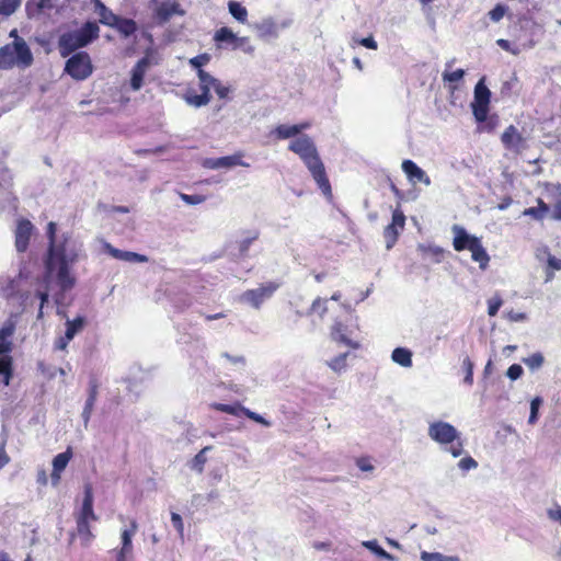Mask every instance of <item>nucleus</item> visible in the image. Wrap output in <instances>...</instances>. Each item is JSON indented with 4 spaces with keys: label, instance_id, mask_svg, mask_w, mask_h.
Masks as SVG:
<instances>
[{
    "label": "nucleus",
    "instance_id": "obj_1",
    "mask_svg": "<svg viewBox=\"0 0 561 561\" xmlns=\"http://www.w3.org/2000/svg\"><path fill=\"white\" fill-rule=\"evenodd\" d=\"M82 244L70 234H62L61 239L48 247L47 270H57V283L62 290L75 286V277L70 274V266L79 259Z\"/></svg>",
    "mask_w": 561,
    "mask_h": 561
},
{
    "label": "nucleus",
    "instance_id": "obj_2",
    "mask_svg": "<svg viewBox=\"0 0 561 561\" xmlns=\"http://www.w3.org/2000/svg\"><path fill=\"white\" fill-rule=\"evenodd\" d=\"M288 149L304 161L322 194L331 197L332 187L324 164L311 138L306 135L298 137L289 144Z\"/></svg>",
    "mask_w": 561,
    "mask_h": 561
},
{
    "label": "nucleus",
    "instance_id": "obj_3",
    "mask_svg": "<svg viewBox=\"0 0 561 561\" xmlns=\"http://www.w3.org/2000/svg\"><path fill=\"white\" fill-rule=\"evenodd\" d=\"M100 28L95 22H87L79 30L66 32L58 39V49L67 57L79 48L85 47L99 38Z\"/></svg>",
    "mask_w": 561,
    "mask_h": 561
},
{
    "label": "nucleus",
    "instance_id": "obj_4",
    "mask_svg": "<svg viewBox=\"0 0 561 561\" xmlns=\"http://www.w3.org/2000/svg\"><path fill=\"white\" fill-rule=\"evenodd\" d=\"M427 435L433 442L440 446H446L445 450L450 453L455 458L460 457L465 451L460 433L448 422L435 421L430 423Z\"/></svg>",
    "mask_w": 561,
    "mask_h": 561
},
{
    "label": "nucleus",
    "instance_id": "obj_5",
    "mask_svg": "<svg viewBox=\"0 0 561 561\" xmlns=\"http://www.w3.org/2000/svg\"><path fill=\"white\" fill-rule=\"evenodd\" d=\"M455 233L453 247L455 251L461 252L468 250L471 252V259L479 263L481 270H485L490 262V256L482 245L481 240L472 234H469L461 226L455 225L453 227Z\"/></svg>",
    "mask_w": 561,
    "mask_h": 561
},
{
    "label": "nucleus",
    "instance_id": "obj_6",
    "mask_svg": "<svg viewBox=\"0 0 561 561\" xmlns=\"http://www.w3.org/2000/svg\"><path fill=\"white\" fill-rule=\"evenodd\" d=\"M32 64V51L21 38L0 48V69H11L14 66L27 68Z\"/></svg>",
    "mask_w": 561,
    "mask_h": 561
},
{
    "label": "nucleus",
    "instance_id": "obj_7",
    "mask_svg": "<svg viewBox=\"0 0 561 561\" xmlns=\"http://www.w3.org/2000/svg\"><path fill=\"white\" fill-rule=\"evenodd\" d=\"M330 337L340 347L358 350L362 347V332L356 321H335L330 331Z\"/></svg>",
    "mask_w": 561,
    "mask_h": 561
},
{
    "label": "nucleus",
    "instance_id": "obj_8",
    "mask_svg": "<svg viewBox=\"0 0 561 561\" xmlns=\"http://www.w3.org/2000/svg\"><path fill=\"white\" fill-rule=\"evenodd\" d=\"M198 80L201 93L197 94L193 89H188L183 95L184 101L194 107H202L210 102V89H214L215 77L205 70H199Z\"/></svg>",
    "mask_w": 561,
    "mask_h": 561
},
{
    "label": "nucleus",
    "instance_id": "obj_9",
    "mask_svg": "<svg viewBox=\"0 0 561 561\" xmlns=\"http://www.w3.org/2000/svg\"><path fill=\"white\" fill-rule=\"evenodd\" d=\"M92 71L93 65L87 51L73 54L65 65V72L77 81L85 80Z\"/></svg>",
    "mask_w": 561,
    "mask_h": 561
},
{
    "label": "nucleus",
    "instance_id": "obj_10",
    "mask_svg": "<svg viewBox=\"0 0 561 561\" xmlns=\"http://www.w3.org/2000/svg\"><path fill=\"white\" fill-rule=\"evenodd\" d=\"M491 91L484 83V78L480 79L474 87L473 101L471 103L472 114L477 122L485 121L490 111Z\"/></svg>",
    "mask_w": 561,
    "mask_h": 561
},
{
    "label": "nucleus",
    "instance_id": "obj_11",
    "mask_svg": "<svg viewBox=\"0 0 561 561\" xmlns=\"http://www.w3.org/2000/svg\"><path fill=\"white\" fill-rule=\"evenodd\" d=\"M24 277L22 273H19L13 278H2L0 279V296L5 299L20 298L21 305L26 307L28 305V294L22 293V282Z\"/></svg>",
    "mask_w": 561,
    "mask_h": 561
},
{
    "label": "nucleus",
    "instance_id": "obj_12",
    "mask_svg": "<svg viewBox=\"0 0 561 561\" xmlns=\"http://www.w3.org/2000/svg\"><path fill=\"white\" fill-rule=\"evenodd\" d=\"M278 287L279 284L275 282L261 284L255 289H249L244 291L242 298L253 308L259 309L266 299L274 295Z\"/></svg>",
    "mask_w": 561,
    "mask_h": 561
},
{
    "label": "nucleus",
    "instance_id": "obj_13",
    "mask_svg": "<svg viewBox=\"0 0 561 561\" xmlns=\"http://www.w3.org/2000/svg\"><path fill=\"white\" fill-rule=\"evenodd\" d=\"M405 225V216L400 209L392 213L391 222L383 229V238L386 240L387 249H391L398 241L399 233L403 230Z\"/></svg>",
    "mask_w": 561,
    "mask_h": 561
},
{
    "label": "nucleus",
    "instance_id": "obj_14",
    "mask_svg": "<svg viewBox=\"0 0 561 561\" xmlns=\"http://www.w3.org/2000/svg\"><path fill=\"white\" fill-rule=\"evenodd\" d=\"M501 141L506 150L516 154L522 153L527 147L526 139L514 125H510L505 128L501 136Z\"/></svg>",
    "mask_w": 561,
    "mask_h": 561
},
{
    "label": "nucleus",
    "instance_id": "obj_15",
    "mask_svg": "<svg viewBox=\"0 0 561 561\" xmlns=\"http://www.w3.org/2000/svg\"><path fill=\"white\" fill-rule=\"evenodd\" d=\"M185 11L176 0L161 2L153 12V18L159 24H164L174 15L183 16Z\"/></svg>",
    "mask_w": 561,
    "mask_h": 561
},
{
    "label": "nucleus",
    "instance_id": "obj_16",
    "mask_svg": "<svg viewBox=\"0 0 561 561\" xmlns=\"http://www.w3.org/2000/svg\"><path fill=\"white\" fill-rule=\"evenodd\" d=\"M34 226L28 219H20L15 228V248L18 252H25L28 248Z\"/></svg>",
    "mask_w": 561,
    "mask_h": 561
},
{
    "label": "nucleus",
    "instance_id": "obj_17",
    "mask_svg": "<svg viewBox=\"0 0 561 561\" xmlns=\"http://www.w3.org/2000/svg\"><path fill=\"white\" fill-rule=\"evenodd\" d=\"M214 41L219 44L227 43L232 49H238L248 42V37H238L231 28L222 26L215 32Z\"/></svg>",
    "mask_w": 561,
    "mask_h": 561
},
{
    "label": "nucleus",
    "instance_id": "obj_18",
    "mask_svg": "<svg viewBox=\"0 0 561 561\" xmlns=\"http://www.w3.org/2000/svg\"><path fill=\"white\" fill-rule=\"evenodd\" d=\"M72 457L71 449L68 448L66 451L58 454L53 459V471L50 474L51 484L57 486L60 482L61 472L68 466L70 459Z\"/></svg>",
    "mask_w": 561,
    "mask_h": 561
},
{
    "label": "nucleus",
    "instance_id": "obj_19",
    "mask_svg": "<svg viewBox=\"0 0 561 561\" xmlns=\"http://www.w3.org/2000/svg\"><path fill=\"white\" fill-rule=\"evenodd\" d=\"M401 167L410 181L421 182L424 183L425 185L431 184V179L428 178V175L414 161L404 160Z\"/></svg>",
    "mask_w": 561,
    "mask_h": 561
},
{
    "label": "nucleus",
    "instance_id": "obj_20",
    "mask_svg": "<svg viewBox=\"0 0 561 561\" xmlns=\"http://www.w3.org/2000/svg\"><path fill=\"white\" fill-rule=\"evenodd\" d=\"M16 322L10 317L0 329V351H11Z\"/></svg>",
    "mask_w": 561,
    "mask_h": 561
},
{
    "label": "nucleus",
    "instance_id": "obj_21",
    "mask_svg": "<svg viewBox=\"0 0 561 561\" xmlns=\"http://www.w3.org/2000/svg\"><path fill=\"white\" fill-rule=\"evenodd\" d=\"M149 67V60L144 57L139 59L131 69L130 88L134 91L140 90L144 84L146 70Z\"/></svg>",
    "mask_w": 561,
    "mask_h": 561
},
{
    "label": "nucleus",
    "instance_id": "obj_22",
    "mask_svg": "<svg viewBox=\"0 0 561 561\" xmlns=\"http://www.w3.org/2000/svg\"><path fill=\"white\" fill-rule=\"evenodd\" d=\"M78 520H84L87 523L96 520V516L93 512V494L91 485H85L84 489V499L82 503L81 514Z\"/></svg>",
    "mask_w": 561,
    "mask_h": 561
},
{
    "label": "nucleus",
    "instance_id": "obj_23",
    "mask_svg": "<svg viewBox=\"0 0 561 561\" xmlns=\"http://www.w3.org/2000/svg\"><path fill=\"white\" fill-rule=\"evenodd\" d=\"M84 325V319L82 317H77L73 320H69L66 323V332L65 337L60 339L59 347L65 348L66 343L70 341L77 332H79Z\"/></svg>",
    "mask_w": 561,
    "mask_h": 561
},
{
    "label": "nucleus",
    "instance_id": "obj_24",
    "mask_svg": "<svg viewBox=\"0 0 561 561\" xmlns=\"http://www.w3.org/2000/svg\"><path fill=\"white\" fill-rule=\"evenodd\" d=\"M95 10L99 14V21L103 25L113 27L114 24L117 22L118 15L113 13L103 2L100 0L95 1Z\"/></svg>",
    "mask_w": 561,
    "mask_h": 561
},
{
    "label": "nucleus",
    "instance_id": "obj_25",
    "mask_svg": "<svg viewBox=\"0 0 561 561\" xmlns=\"http://www.w3.org/2000/svg\"><path fill=\"white\" fill-rule=\"evenodd\" d=\"M309 126V123H302L298 125L282 124L275 128V134L279 139H287L298 135L301 130L307 129Z\"/></svg>",
    "mask_w": 561,
    "mask_h": 561
},
{
    "label": "nucleus",
    "instance_id": "obj_26",
    "mask_svg": "<svg viewBox=\"0 0 561 561\" xmlns=\"http://www.w3.org/2000/svg\"><path fill=\"white\" fill-rule=\"evenodd\" d=\"M53 0H28L25 4L26 13L30 18L38 15L44 10L54 9Z\"/></svg>",
    "mask_w": 561,
    "mask_h": 561
},
{
    "label": "nucleus",
    "instance_id": "obj_27",
    "mask_svg": "<svg viewBox=\"0 0 561 561\" xmlns=\"http://www.w3.org/2000/svg\"><path fill=\"white\" fill-rule=\"evenodd\" d=\"M550 207L542 198H537V207L525 208L522 213L523 216L531 217L536 220H542Z\"/></svg>",
    "mask_w": 561,
    "mask_h": 561
},
{
    "label": "nucleus",
    "instance_id": "obj_28",
    "mask_svg": "<svg viewBox=\"0 0 561 561\" xmlns=\"http://www.w3.org/2000/svg\"><path fill=\"white\" fill-rule=\"evenodd\" d=\"M12 357L8 353H0V376L5 386L10 383L13 371Z\"/></svg>",
    "mask_w": 561,
    "mask_h": 561
},
{
    "label": "nucleus",
    "instance_id": "obj_29",
    "mask_svg": "<svg viewBox=\"0 0 561 561\" xmlns=\"http://www.w3.org/2000/svg\"><path fill=\"white\" fill-rule=\"evenodd\" d=\"M113 28L117 30L124 37H128L137 31V24L131 19L118 15L117 22L113 25Z\"/></svg>",
    "mask_w": 561,
    "mask_h": 561
},
{
    "label": "nucleus",
    "instance_id": "obj_30",
    "mask_svg": "<svg viewBox=\"0 0 561 561\" xmlns=\"http://www.w3.org/2000/svg\"><path fill=\"white\" fill-rule=\"evenodd\" d=\"M241 158V153L218 158L213 163V168H232L236 165L248 167L249 164L244 163Z\"/></svg>",
    "mask_w": 561,
    "mask_h": 561
},
{
    "label": "nucleus",
    "instance_id": "obj_31",
    "mask_svg": "<svg viewBox=\"0 0 561 561\" xmlns=\"http://www.w3.org/2000/svg\"><path fill=\"white\" fill-rule=\"evenodd\" d=\"M228 9L230 14L240 23H247L248 21V10L240 2L230 1L228 3Z\"/></svg>",
    "mask_w": 561,
    "mask_h": 561
},
{
    "label": "nucleus",
    "instance_id": "obj_32",
    "mask_svg": "<svg viewBox=\"0 0 561 561\" xmlns=\"http://www.w3.org/2000/svg\"><path fill=\"white\" fill-rule=\"evenodd\" d=\"M327 365L335 373H342L347 367V353H340L325 360Z\"/></svg>",
    "mask_w": 561,
    "mask_h": 561
},
{
    "label": "nucleus",
    "instance_id": "obj_33",
    "mask_svg": "<svg viewBox=\"0 0 561 561\" xmlns=\"http://www.w3.org/2000/svg\"><path fill=\"white\" fill-rule=\"evenodd\" d=\"M137 528H138V526H137L136 520H131L130 522V528L122 530V535H121L122 548L125 551H131L133 550L131 538L136 534Z\"/></svg>",
    "mask_w": 561,
    "mask_h": 561
},
{
    "label": "nucleus",
    "instance_id": "obj_34",
    "mask_svg": "<svg viewBox=\"0 0 561 561\" xmlns=\"http://www.w3.org/2000/svg\"><path fill=\"white\" fill-rule=\"evenodd\" d=\"M210 407L215 410H218L220 412H225L234 416H239L242 414V410H244V407L241 403H233V404H224V403H213Z\"/></svg>",
    "mask_w": 561,
    "mask_h": 561
},
{
    "label": "nucleus",
    "instance_id": "obj_35",
    "mask_svg": "<svg viewBox=\"0 0 561 561\" xmlns=\"http://www.w3.org/2000/svg\"><path fill=\"white\" fill-rule=\"evenodd\" d=\"M77 530L78 535L82 540L83 546L90 545V542L93 539V535L90 529V523H87L84 520H77Z\"/></svg>",
    "mask_w": 561,
    "mask_h": 561
},
{
    "label": "nucleus",
    "instance_id": "obj_36",
    "mask_svg": "<svg viewBox=\"0 0 561 561\" xmlns=\"http://www.w3.org/2000/svg\"><path fill=\"white\" fill-rule=\"evenodd\" d=\"M362 546L374 552L380 558H383L388 561H393L394 558L392 554L388 553L385 549H382L378 543L377 540H367L363 541Z\"/></svg>",
    "mask_w": 561,
    "mask_h": 561
},
{
    "label": "nucleus",
    "instance_id": "obj_37",
    "mask_svg": "<svg viewBox=\"0 0 561 561\" xmlns=\"http://www.w3.org/2000/svg\"><path fill=\"white\" fill-rule=\"evenodd\" d=\"M478 131L479 133H492L495 130V128L499 125V116L496 114H492L489 116V114L485 116V121L478 122Z\"/></svg>",
    "mask_w": 561,
    "mask_h": 561
},
{
    "label": "nucleus",
    "instance_id": "obj_38",
    "mask_svg": "<svg viewBox=\"0 0 561 561\" xmlns=\"http://www.w3.org/2000/svg\"><path fill=\"white\" fill-rule=\"evenodd\" d=\"M422 561H460V558L457 556H445L440 552H421Z\"/></svg>",
    "mask_w": 561,
    "mask_h": 561
},
{
    "label": "nucleus",
    "instance_id": "obj_39",
    "mask_svg": "<svg viewBox=\"0 0 561 561\" xmlns=\"http://www.w3.org/2000/svg\"><path fill=\"white\" fill-rule=\"evenodd\" d=\"M309 312L311 314L318 316L320 319H323L328 312V299H323L320 297L314 299Z\"/></svg>",
    "mask_w": 561,
    "mask_h": 561
},
{
    "label": "nucleus",
    "instance_id": "obj_40",
    "mask_svg": "<svg viewBox=\"0 0 561 561\" xmlns=\"http://www.w3.org/2000/svg\"><path fill=\"white\" fill-rule=\"evenodd\" d=\"M211 449V446L204 447L198 454L195 455L191 462V468L198 473H201L204 470V465L206 463L207 459L205 454Z\"/></svg>",
    "mask_w": 561,
    "mask_h": 561
},
{
    "label": "nucleus",
    "instance_id": "obj_41",
    "mask_svg": "<svg viewBox=\"0 0 561 561\" xmlns=\"http://www.w3.org/2000/svg\"><path fill=\"white\" fill-rule=\"evenodd\" d=\"M22 0H0V14L9 16L13 14L21 5Z\"/></svg>",
    "mask_w": 561,
    "mask_h": 561
},
{
    "label": "nucleus",
    "instance_id": "obj_42",
    "mask_svg": "<svg viewBox=\"0 0 561 561\" xmlns=\"http://www.w3.org/2000/svg\"><path fill=\"white\" fill-rule=\"evenodd\" d=\"M259 34L261 37H275L277 36V27L272 21H263L257 25Z\"/></svg>",
    "mask_w": 561,
    "mask_h": 561
},
{
    "label": "nucleus",
    "instance_id": "obj_43",
    "mask_svg": "<svg viewBox=\"0 0 561 561\" xmlns=\"http://www.w3.org/2000/svg\"><path fill=\"white\" fill-rule=\"evenodd\" d=\"M104 248L106 252L114 259L133 262L134 252L118 250L112 247L110 243H106Z\"/></svg>",
    "mask_w": 561,
    "mask_h": 561
},
{
    "label": "nucleus",
    "instance_id": "obj_44",
    "mask_svg": "<svg viewBox=\"0 0 561 561\" xmlns=\"http://www.w3.org/2000/svg\"><path fill=\"white\" fill-rule=\"evenodd\" d=\"M542 399L540 397H536L531 400L530 402V415H529V419H528V423L530 425H534L536 424V422L538 421V412H539V409L540 407L542 405Z\"/></svg>",
    "mask_w": 561,
    "mask_h": 561
},
{
    "label": "nucleus",
    "instance_id": "obj_45",
    "mask_svg": "<svg viewBox=\"0 0 561 561\" xmlns=\"http://www.w3.org/2000/svg\"><path fill=\"white\" fill-rule=\"evenodd\" d=\"M210 61V56L207 53L199 54L193 58L190 59V65L197 70V73L199 70H204L203 66L207 65Z\"/></svg>",
    "mask_w": 561,
    "mask_h": 561
},
{
    "label": "nucleus",
    "instance_id": "obj_46",
    "mask_svg": "<svg viewBox=\"0 0 561 561\" xmlns=\"http://www.w3.org/2000/svg\"><path fill=\"white\" fill-rule=\"evenodd\" d=\"M503 305V300L499 294H495L492 298L488 300V314L490 317L496 316L500 308Z\"/></svg>",
    "mask_w": 561,
    "mask_h": 561
},
{
    "label": "nucleus",
    "instance_id": "obj_47",
    "mask_svg": "<svg viewBox=\"0 0 561 561\" xmlns=\"http://www.w3.org/2000/svg\"><path fill=\"white\" fill-rule=\"evenodd\" d=\"M411 355L412 353H391V359L402 367H411Z\"/></svg>",
    "mask_w": 561,
    "mask_h": 561
},
{
    "label": "nucleus",
    "instance_id": "obj_48",
    "mask_svg": "<svg viewBox=\"0 0 561 561\" xmlns=\"http://www.w3.org/2000/svg\"><path fill=\"white\" fill-rule=\"evenodd\" d=\"M98 388H99L98 381L95 379L91 380L90 386H89V397L84 404L87 408H92V409L94 408V403H95L96 397H98Z\"/></svg>",
    "mask_w": 561,
    "mask_h": 561
},
{
    "label": "nucleus",
    "instance_id": "obj_49",
    "mask_svg": "<svg viewBox=\"0 0 561 561\" xmlns=\"http://www.w3.org/2000/svg\"><path fill=\"white\" fill-rule=\"evenodd\" d=\"M465 76V70L463 69H456L454 71H448V70H445L443 72V80L444 82H458L460 81Z\"/></svg>",
    "mask_w": 561,
    "mask_h": 561
},
{
    "label": "nucleus",
    "instance_id": "obj_50",
    "mask_svg": "<svg viewBox=\"0 0 561 561\" xmlns=\"http://www.w3.org/2000/svg\"><path fill=\"white\" fill-rule=\"evenodd\" d=\"M507 10L508 9H507L506 5L499 3L489 12V18L493 22H499V21H501L504 18V15L506 14Z\"/></svg>",
    "mask_w": 561,
    "mask_h": 561
},
{
    "label": "nucleus",
    "instance_id": "obj_51",
    "mask_svg": "<svg viewBox=\"0 0 561 561\" xmlns=\"http://www.w3.org/2000/svg\"><path fill=\"white\" fill-rule=\"evenodd\" d=\"M180 198L187 205H198L206 201V196L201 194L190 195L185 193H180Z\"/></svg>",
    "mask_w": 561,
    "mask_h": 561
},
{
    "label": "nucleus",
    "instance_id": "obj_52",
    "mask_svg": "<svg viewBox=\"0 0 561 561\" xmlns=\"http://www.w3.org/2000/svg\"><path fill=\"white\" fill-rule=\"evenodd\" d=\"M524 362L530 369H538L543 363V356L541 353H535L525 358Z\"/></svg>",
    "mask_w": 561,
    "mask_h": 561
},
{
    "label": "nucleus",
    "instance_id": "obj_53",
    "mask_svg": "<svg viewBox=\"0 0 561 561\" xmlns=\"http://www.w3.org/2000/svg\"><path fill=\"white\" fill-rule=\"evenodd\" d=\"M458 468L462 471L474 470L478 468V462L471 456H467L459 460Z\"/></svg>",
    "mask_w": 561,
    "mask_h": 561
},
{
    "label": "nucleus",
    "instance_id": "obj_54",
    "mask_svg": "<svg viewBox=\"0 0 561 561\" xmlns=\"http://www.w3.org/2000/svg\"><path fill=\"white\" fill-rule=\"evenodd\" d=\"M355 463L363 472H373L375 470V466L369 457H359L356 459Z\"/></svg>",
    "mask_w": 561,
    "mask_h": 561
},
{
    "label": "nucleus",
    "instance_id": "obj_55",
    "mask_svg": "<svg viewBox=\"0 0 561 561\" xmlns=\"http://www.w3.org/2000/svg\"><path fill=\"white\" fill-rule=\"evenodd\" d=\"M462 368L466 373V376H465V379L463 381L467 383V385H472L473 382V374H472V369H473V364L472 362L469 359V357H466L462 362Z\"/></svg>",
    "mask_w": 561,
    "mask_h": 561
},
{
    "label": "nucleus",
    "instance_id": "obj_56",
    "mask_svg": "<svg viewBox=\"0 0 561 561\" xmlns=\"http://www.w3.org/2000/svg\"><path fill=\"white\" fill-rule=\"evenodd\" d=\"M242 414H244L245 416H248L249 419H251L252 421L256 422V423H260L266 427H270L272 424L270 421H267L266 419H264L262 415L244 408V410H242Z\"/></svg>",
    "mask_w": 561,
    "mask_h": 561
},
{
    "label": "nucleus",
    "instance_id": "obj_57",
    "mask_svg": "<svg viewBox=\"0 0 561 561\" xmlns=\"http://www.w3.org/2000/svg\"><path fill=\"white\" fill-rule=\"evenodd\" d=\"M36 297L41 301L39 302V308H38V314H37V318L41 319L43 317L44 305L48 302V298H49V294H48L47 288H45L44 290H37L36 291Z\"/></svg>",
    "mask_w": 561,
    "mask_h": 561
},
{
    "label": "nucleus",
    "instance_id": "obj_58",
    "mask_svg": "<svg viewBox=\"0 0 561 561\" xmlns=\"http://www.w3.org/2000/svg\"><path fill=\"white\" fill-rule=\"evenodd\" d=\"M171 522H172L173 527L179 533L180 537L183 538V536H184V524H183L182 517L178 513H172L171 514Z\"/></svg>",
    "mask_w": 561,
    "mask_h": 561
},
{
    "label": "nucleus",
    "instance_id": "obj_59",
    "mask_svg": "<svg viewBox=\"0 0 561 561\" xmlns=\"http://www.w3.org/2000/svg\"><path fill=\"white\" fill-rule=\"evenodd\" d=\"M523 375V367L518 364H513L508 367L506 376L511 380H517Z\"/></svg>",
    "mask_w": 561,
    "mask_h": 561
},
{
    "label": "nucleus",
    "instance_id": "obj_60",
    "mask_svg": "<svg viewBox=\"0 0 561 561\" xmlns=\"http://www.w3.org/2000/svg\"><path fill=\"white\" fill-rule=\"evenodd\" d=\"M214 90L217 93L219 99L228 98V94L230 92V89L228 87L221 84V82L216 78H215V83H214Z\"/></svg>",
    "mask_w": 561,
    "mask_h": 561
},
{
    "label": "nucleus",
    "instance_id": "obj_61",
    "mask_svg": "<svg viewBox=\"0 0 561 561\" xmlns=\"http://www.w3.org/2000/svg\"><path fill=\"white\" fill-rule=\"evenodd\" d=\"M505 317L507 320H510L512 322H519V321H524L527 319V316L525 312H519V311H515V310L507 311Z\"/></svg>",
    "mask_w": 561,
    "mask_h": 561
},
{
    "label": "nucleus",
    "instance_id": "obj_62",
    "mask_svg": "<svg viewBox=\"0 0 561 561\" xmlns=\"http://www.w3.org/2000/svg\"><path fill=\"white\" fill-rule=\"evenodd\" d=\"M496 44H497V46H500L502 49H504L505 51L512 53L513 55H518V54H519V49H518V48H513V47L511 46V43H510L507 39L499 38V39L496 41Z\"/></svg>",
    "mask_w": 561,
    "mask_h": 561
},
{
    "label": "nucleus",
    "instance_id": "obj_63",
    "mask_svg": "<svg viewBox=\"0 0 561 561\" xmlns=\"http://www.w3.org/2000/svg\"><path fill=\"white\" fill-rule=\"evenodd\" d=\"M56 231L57 225L54 221L48 222L46 233L49 241V245L58 241L56 238Z\"/></svg>",
    "mask_w": 561,
    "mask_h": 561
},
{
    "label": "nucleus",
    "instance_id": "obj_64",
    "mask_svg": "<svg viewBox=\"0 0 561 561\" xmlns=\"http://www.w3.org/2000/svg\"><path fill=\"white\" fill-rule=\"evenodd\" d=\"M548 517L552 520H558L561 523V506L554 505L553 507L547 511Z\"/></svg>",
    "mask_w": 561,
    "mask_h": 561
}]
</instances>
